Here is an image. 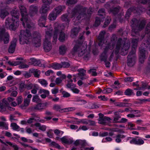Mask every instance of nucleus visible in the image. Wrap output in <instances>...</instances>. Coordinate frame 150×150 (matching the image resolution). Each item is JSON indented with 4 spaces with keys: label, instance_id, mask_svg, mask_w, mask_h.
Segmentation results:
<instances>
[{
    "label": "nucleus",
    "instance_id": "obj_32",
    "mask_svg": "<svg viewBox=\"0 0 150 150\" xmlns=\"http://www.w3.org/2000/svg\"><path fill=\"white\" fill-rule=\"evenodd\" d=\"M52 67L54 69H59L62 68V64L58 63H54L52 64Z\"/></svg>",
    "mask_w": 150,
    "mask_h": 150
},
{
    "label": "nucleus",
    "instance_id": "obj_25",
    "mask_svg": "<svg viewBox=\"0 0 150 150\" xmlns=\"http://www.w3.org/2000/svg\"><path fill=\"white\" fill-rule=\"evenodd\" d=\"M16 45V43L14 41L11 42L8 49V52L9 53H13L14 52Z\"/></svg>",
    "mask_w": 150,
    "mask_h": 150
},
{
    "label": "nucleus",
    "instance_id": "obj_62",
    "mask_svg": "<svg viewBox=\"0 0 150 150\" xmlns=\"http://www.w3.org/2000/svg\"><path fill=\"white\" fill-rule=\"evenodd\" d=\"M80 49V45H79L78 44H76L73 48V50L75 52H77Z\"/></svg>",
    "mask_w": 150,
    "mask_h": 150
},
{
    "label": "nucleus",
    "instance_id": "obj_12",
    "mask_svg": "<svg viewBox=\"0 0 150 150\" xmlns=\"http://www.w3.org/2000/svg\"><path fill=\"white\" fill-rule=\"evenodd\" d=\"M32 42L34 46L36 47H39L41 45V38L40 35L37 32L34 33L32 38Z\"/></svg>",
    "mask_w": 150,
    "mask_h": 150
},
{
    "label": "nucleus",
    "instance_id": "obj_11",
    "mask_svg": "<svg viewBox=\"0 0 150 150\" xmlns=\"http://www.w3.org/2000/svg\"><path fill=\"white\" fill-rule=\"evenodd\" d=\"M48 105V103L39 102L33 106L31 107L30 108L31 110L34 111L35 110H38L40 112H42L45 109Z\"/></svg>",
    "mask_w": 150,
    "mask_h": 150
},
{
    "label": "nucleus",
    "instance_id": "obj_34",
    "mask_svg": "<svg viewBox=\"0 0 150 150\" xmlns=\"http://www.w3.org/2000/svg\"><path fill=\"white\" fill-rule=\"evenodd\" d=\"M124 93L125 95L127 96H130L132 95H135L133 90L129 88H127L125 90Z\"/></svg>",
    "mask_w": 150,
    "mask_h": 150
},
{
    "label": "nucleus",
    "instance_id": "obj_44",
    "mask_svg": "<svg viewBox=\"0 0 150 150\" xmlns=\"http://www.w3.org/2000/svg\"><path fill=\"white\" fill-rule=\"evenodd\" d=\"M111 120V118L108 117L104 116L103 118L102 119V120L100 122V124L104 125L106 123V121H110Z\"/></svg>",
    "mask_w": 150,
    "mask_h": 150
},
{
    "label": "nucleus",
    "instance_id": "obj_15",
    "mask_svg": "<svg viewBox=\"0 0 150 150\" xmlns=\"http://www.w3.org/2000/svg\"><path fill=\"white\" fill-rule=\"evenodd\" d=\"M43 48L46 52H49L52 48V44L50 42L45 38L43 42Z\"/></svg>",
    "mask_w": 150,
    "mask_h": 150
},
{
    "label": "nucleus",
    "instance_id": "obj_23",
    "mask_svg": "<svg viewBox=\"0 0 150 150\" xmlns=\"http://www.w3.org/2000/svg\"><path fill=\"white\" fill-rule=\"evenodd\" d=\"M9 14L7 9L6 8L1 9L0 11V17L2 18H4Z\"/></svg>",
    "mask_w": 150,
    "mask_h": 150
},
{
    "label": "nucleus",
    "instance_id": "obj_54",
    "mask_svg": "<svg viewBox=\"0 0 150 150\" xmlns=\"http://www.w3.org/2000/svg\"><path fill=\"white\" fill-rule=\"evenodd\" d=\"M136 1L138 3H140L144 5L147 3H150V0H137Z\"/></svg>",
    "mask_w": 150,
    "mask_h": 150
},
{
    "label": "nucleus",
    "instance_id": "obj_17",
    "mask_svg": "<svg viewBox=\"0 0 150 150\" xmlns=\"http://www.w3.org/2000/svg\"><path fill=\"white\" fill-rule=\"evenodd\" d=\"M136 52L133 50H131L127 56V63H132L134 61L135 59V54Z\"/></svg>",
    "mask_w": 150,
    "mask_h": 150
},
{
    "label": "nucleus",
    "instance_id": "obj_19",
    "mask_svg": "<svg viewBox=\"0 0 150 150\" xmlns=\"http://www.w3.org/2000/svg\"><path fill=\"white\" fill-rule=\"evenodd\" d=\"M47 14L42 15L38 21V25L40 27H46L45 23L46 20Z\"/></svg>",
    "mask_w": 150,
    "mask_h": 150
},
{
    "label": "nucleus",
    "instance_id": "obj_64",
    "mask_svg": "<svg viewBox=\"0 0 150 150\" xmlns=\"http://www.w3.org/2000/svg\"><path fill=\"white\" fill-rule=\"evenodd\" d=\"M128 128L130 130H135V128H133L135 126V125L129 122L128 123Z\"/></svg>",
    "mask_w": 150,
    "mask_h": 150
},
{
    "label": "nucleus",
    "instance_id": "obj_21",
    "mask_svg": "<svg viewBox=\"0 0 150 150\" xmlns=\"http://www.w3.org/2000/svg\"><path fill=\"white\" fill-rule=\"evenodd\" d=\"M65 8V6L64 5L59 6L55 8L53 11L58 15Z\"/></svg>",
    "mask_w": 150,
    "mask_h": 150
},
{
    "label": "nucleus",
    "instance_id": "obj_59",
    "mask_svg": "<svg viewBox=\"0 0 150 150\" xmlns=\"http://www.w3.org/2000/svg\"><path fill=\"white\" fill-rule=\"evenodd\" d=\"M112 89L110 88H107L105 89H104L103 90V93H110L112 92Z\"/></svg>",
    "mask_w": 150,
    "mask_h": 150
},
{
    "label": "nucleus",
    "instance_id": "obj_35",
    "mask_svg": "<svg viewBox=\"0 0 150 150\" xmlns=\"http://www.w3.org/2000/svg\"><path fill=\"white\" fill-rule=\"evenodd\" d=\"M62 21L66 22L67 24H69L70 21L69 19L68 18V15L67 14H64L62 16Z\"/></svg>",
    "mask_w": 150,
    "mask_h": 150
},
{
    "label": "nucleus",
    "instance_id": "obj_48",
    "mask_svg": "<svg viewBox=\"0 0 150 150\" xmlns=\"http://www.w3.org/2000/svg\"><path fill=\"white\" fill-rule=\"evenodd\" d=\"M6 143L11 147H13L14 150H18L19 147L16 144H13L12 143L10 142H7Z\"/></svg>",
    "mask_w": 150,
    "mask_h": 150
},
{
    "label": "nucleus",
    "instance_id": "obj_5",
    "mask_svg": "<svg viewBox=\"0 0 150 150\" xmlns=\"http://www.w3.org/2000/svg\"><path fill=\"white\" fill-rule=\"evenodd\" d=\"M19 8L22 16V18H21V21L22 22V25L24 27L25 25V23H26V27L28 28H31V26L28 23V14L27 13V10L25 7L23 5L20 6Z\"/></svg>",
    "mask_w": 150,
    "mask_h": 150
},
{
    "label": "nucleus",
    "instance_id": "obj_60",
    "mask_svg": "<svg viewBox=\"0 0 150 150\" xmlns=\"http://www.w3.org/2000/svg\"><path fill=\"white\" fill-rule=\"evenodd\" d=\"M76 87V85L73 83H68L66 85V87L67 88H74Z\"/></svg>",
    "mask_w": 150,
    "mask_h": 150
},
{
    "label": "nucleus",
    "instance_id": "obj_38",
    "mask_svg": "<svg viewBox=\"0 0 150 150\" xmlns=\"http://www.w3.org/2000/svg\"><path fill=\"white\" fill-rule=\"evenodd\" d=\"M79 32V28L77 27H75L72 29L71 34L73 36H76L78 35Z\"/></svg>",
    "mask_w": 150,
    "mask_h": 150
},
{
    "label": "nucleus",
    "instance_id": "obj_42",
    "mask_svg": "<svg viewBox=\"0 0 150 150\" xmlns=\"http://www.w3.org/2000/svg\"><path fill=\"white\" fill-rule=\"evenodd\" d=\"M131 104L124 102H120L118 103L116 106H117L122 107H129L131 106Z\"/></svg>",
    "mask_w": 150,
    "mask_h": 150
},
{
    "label": "nucleus",
    "instance_id": "obj_2",
    "mask_svg": "<svg viewBox=\"0 0 150 150\" xmlns=\"http://www.w3.org/2000/svg\"><path fill=\"white\" fill-rule=\"evenodd\" d=\"M11 18H7L5 21V24L6 26H8L10 30L15 31L19 25L20 15L18 11L13 10L11 11Z\"/></svg>",
    "mask_w": 150,
    "mask_h": 150
},
{
    "label": "nucleus",
    "instance_id": "obj_29",
    "mask_svg": "<svg viewBox=\"0 0 150 150\" xmlns=\"http://www.w3.org/2000/svg\"><path fill=\"white\" fill-rule=\"evenodd\" d=\"M67 48L64 45H61L59 47V54L61 55L64 54L67 51Z\"/></svg>",
    "mask_w": 150,
    "mask_h": 150
},
{
    "label": "nucleus",
    "instance_id": "obj_26",
    "mask_svg": "<svg viewBox=\"0 0 150 150\" xmlns=\"http://www.w3.org/2000/svg\"><path fill=\"white\" fill-rule=\"evenodd\" d=\"M60 139L62 143L67 144H72L74 142L72 139H68L66 138L65 136H64L61 138Z\"/></svg>",
    "mask_w": 150,
    "mask_h": 150
},
{
    "label": "nucleus",
    "instance_id": "obj_16",
    "mask_svg": "<svg viewBox=\"0 0 150 150\" xmlns=\"http://www.w3.org/2000/svg\"><path fill=\"white\" fill-rule=\"evenodd\" d=\"M38 11V7L34 5L30 6L29 8V14L32 17L37 14Z\"/></svg>",
    "mask_w": 150,
    "mask_h": 150
},
{
    "label": "nucleus",
    "instance_id": "obj_31",
    "mask_svg": "<svg viewBox=\"0 0 150 150\" xmlns=\"http://www.w3.org/2000/svg\"><path fill=\"white\" fill-rule=\"evenodd\" d=\"M58 15L54 11L52 12L48 16V18L51 21L55 20Z\"/></svg>",
    "mask_w": 150,
    "mask_h": 150
},
{
    "label": "nucleus",
    "instance_id": "obj_51",
    "mask_svg": "<svg viewBox=\"0 0 150 150\" xmlns=\"http://www.w3.org/2000/svg\"><path fill=\"white\" fill-rule=\"evenodd\" d=\"M100 18L98 17H96L94 25L96 27H98L100 25Z\"/></svg>",
    "mask_w": 150,
    "mask_h": 150
},
{
    "label": "nucleus",
    "instance_id": "obj_52",
    "mask_svg": "<svg viewBox=\"0 0 150 150\" xmlns=\"http://www.w3.org/2000/svg\"><path fill=\"white\" fill-rule=\"evenodd\" d=\"M39 93L41 94L42 93H44V94H46L47 96H49L50 94V92L48 90H46L45 89H40Z\"/></svg>",
    "mask_w": 150,
    "mask_h": 150
},
{
    "label": "nucleus",
    "instance_id": "obj_4",
    "mask_svg": "<svg viewBox=\"0 0 150 150\" xmlns=\"http://www.w3.org/2000/svg\"><path fill=\"white\" fill-rule=\"evenodd\" d=\"M141 47L139 48V62L141 64H143L146 59L145 54L146 52V49L150 50V41L147 40L146 41L141 45Z\"/></svg>",
    "mask_w": 150,
    "mask_h": 150
},
{
    "label": "nucleus",
    "instance_id": "obj_18",
    "mask_svg": "<svg viewBox=\"0 0 150 150\" xmlns=\"http://www.w3.org/2000/svg\"><path fill=\"white\" fill-rule=\"evenodd\" d=\"M140 35L138 37L136 36H132L133 37H137L136 38H133L132 40V46L131 50H133L136 52V49L139 40V37Z\"/></svg>",
    "mask_w": 150,
    "mask_h": 150
},
{
    "label": "nucleus",
    "instance_id": "obj_50",
    "mask_svg": "<svg viewBox=\"0 0 150 150\" xmlns=\"http://www.w3.org/2000/svg\"><path fill=\"white\" fill-rule=\"evenodd\" d=\"M26 84L23 83H21L20 84L19 90L21 92H23L25 89H26Z\"/></svg>",
    "mask_w": 150,
    "mask_h": 150
},
{
    "label": "nucleus",
    "instance_id": "obj_39",
    "mask_svg": "<svg viewBox=\"0 0 150 150\" xmlns=\"http://www.w3.org/2000/svg\"><path fill=\"white\" fill-rule=\"evenodd\" d=\"M77 71L79 72L78 74L79 76H84L85 75L86 71L85 70L81 68L78 69Z\"/></svg>",
    "mask_w": 150,
    "mask_h": 150
},
{
    "label": "nucleus",
    "instance_id": "obj_55",
    "mask_svg": "<svg viewBox=\"0 0 150 150\" xmlns=\"http://www.w3.org/2000/svg\"><path fill=\"white\" fill-rule=\"evenodd\" d=\"M62 95L63 96L62 97L63 98H67L71 96V94L65 91L62 92Z\"/></svg>",
    "mask_w": 150,
    "mask_h": 150
},
{
    "label": "nucleus",
    "instance_id": "obj_40",
    "mask_svg": "<svg viewBox=\"0 0 150 150\" xmlns=\"http://www.w3.org/2000/svg\"><path fill=\"white\" fill-rule=\"evenodd\" d=\"M32 101L38 103L40 102L41 100L40 98L38 95H35L33 96L32 99Z\"/></svg>",
    "mask_w": 150,
    "mask_h": 150
},
{
    "label": "nucleus",
    "instance_id": "obj_45",
    "mask_svg": "<svg viewBox=\"0 0 150 150\" xmlns=\"http://www.w3.org/2000/svg\"><path fill=\"white\" fill-rule=\"evenodd\" d=\"M50 146H54L56 148L60 149H61L60 146L57 143L54 142L52 141L50 144Z\"/></svg>",
    "mask_w": 150,
    "mask_h": 150
},
{
    "label": "nucleus",
    "instance_id": "obj_63",
    "mask_svg": "<svg viewBox=\"0 0 150 150\" xmlns=\"http://www.w3.org/2000/svg\"><path fill=\"white\" fill-rule=\"evenodd\" d=\"M30 99L26 98L24 100V106H28L29 104Z\"/></svg>",
    "mask_w": 150,
    "mask_h": 150
},
{
    "label": "nucleus",
    "instance_id": "obj_14",
    "mask_svg": "<svg viewBox=\"0 0 150 150\" xmlns=\"http://www.w3.org/2000/svg\"><path fill=\"white\" fill-rule=\"evenodd\" d=\"M105 30L101 31L99 34V35L97 38L98 40L99 41L98 45L99 46L102 45L105 40L104 36L105 34Z\"/></svg>",
    "mask_w": 150,
    "mask_h": 150
},
{
    "label": "nucleus",
    "instance_id": "obj_22",
    "mask_svg": "<svg viewBox=\"0 0 150 150\" xmlns=\"http://www.w3.org/2000/svg\"><path fill=\"white\" fill-rule=\"evenodd\" d=\"M120 7L118 6L113 8H110L109 10V13H112L114 15H116L119 12Z\"/></svg>",
    "mask_w": 150,
    "mask_h": 150
},
{
    "label": "nucleus",
    "instance_id": "obj_57",
    "mask_svg": "<svg viewBox=\"0 0 150 150\" xmlns=\"http://www.w3.org/2000/svg\"><path fill=\"white\" fill-rule=\"evenodd\" d=\"M75 109L74 107H69L64 108L63 112L72 111Z\"/></svg>",
    "mask_w": 150,
    "mask_h": 150
},
{
    "label": "nucleus",
    "instance_id": "obj_37",
    "mask_svg": "<svg viewBox=\"0 0 150 150\" xmlns=\"http://www.w3.org/2000/svg\"><path fill=\"white\" fill-rule=\"evenodd\" d=\"M100 59L101 61H104L105 62L107 59L108 56L107 54H104L102 53L100 55Z\"/></svg>",
    "mask_w": 150,
    "mask_h": 150
},
{
    "label": "nucleus",
    "instance_id": "obj_24",
    "mask_svg": "<svg viewBox=\"0 0 150 150\" xmlns=\"http://www.w3.org/2000/svg\"><path fill=\"white\" fill-rule=\"evenodd\" d=\"M61 105L58 104H54L53 105V109L56 111H58L60 113L63 112L64 108H62Z\"/></svg>",
    "mask_w": 150,
    "mask_h": 150
},
{
    "label": "nucleus",
    "instance_id": "obj_56",
    "mask_svg": "<svg viewBox=\"0 0 150 150\" xmlns=\"http://www.w3.org/2000/svg\"><path fill=\"white\" fill-rule=\"evenodd\" d=\"M62 66V67L64 68H68L70 66V64L67 62H63L61 63Z\"/></svg>",
    "mask_w": 150,
    "mask_h": 150
},
{
    "label": "nucleus",
    "instance_id": "obj_58",
    "mask_svg": "<svg viewBox=\"0 0 150 150\" xmlns=\"http://www.w3.org/2000/svg\"><path fill=\"white\" fill-rule=\"evenodd\" d=\"M121 118V116H115L113 118V122L114 123H119V121L120 120V119Z\"/></svg>",
    "mask_w": 150,
    "mask_h": 150
},
{
    "label": "nucleus",
    "instance_id": "obj_7",
    "mask_svg": "<svg viewBox=\"0 0 150 150\" xmlns=\"http://www.w3.org/2000/svg\"><path fill=\"white\" fill-rule=\"evenodd\" d=\"M32 36L29 29H26L25 30L21 31L19 36L20 43L21 44H24L26 42V40L29 41V40L31 39Z\"/></svg>",
    "mask_w": 150,
    "mask_h": 150
},
{
    "label": "nucleus",
    "instance_id": "obj_6",
    "mask_svg": "<svg viewBox=\"0 0 150 150\" xmlns=\"http://www.w3.org/2000/svg\"><path fill=\"white\" fill-rule=\"evenodd\" d=\"M145 10V8L143 6L138 5L137 7L133 6L130 8L127 11L125 15V18L128 19L130 16L132 12L138 15H140Z\"/></svg>",
    "mask_w": 150,
    "mask_h": 150
},
{
    "label": "nucleus",
    "instance_id": "obj_13",
    "mask_svg": "<svg viewBox=\"0 0 150 150\" xmlns=\"http://www.w3.org/2000/svg\"><path fill=\"white\" fill-rule=\"evenodd\" d=\"M130 138H132L129 142L130 144L140 145L144 143V141L138 136H136L134 138L130 137Z\"/></svg>",
    "mask_w": 150,
    "mask_h": 150
},
{
    "label": "nucleus",
    "instance_id": "obj_1",
    "mask_svg": "<svg viewBox=\"0 0 150 150\" xmlns=\"http://www.w3.org/2000/svg\"><path fill=\"white\" fill-rule=\"evenodd\" d=\"M93 12L91 7H89L87 9L86 7L78 5L76 6L72 10L71 13V18L75 17L78 13L79 14L76 17V20L79 21L81 18L84 17V19L86 21L88 22L90 20Z\"/></svg>",
    "mask_w": 150,
    "mask_h": 150
},
{
    "label": "nucleus",
    "instance_id": "obj_8",
    "mask_svg": "<svg viewBox=\"0 0 150 150\" xmlns=\"http://www.w3.org/2000/svg\"><path fill=\"white\" fill-rule=\"evenodd\" d=\"M52 0H42L43 3L40 10V13L42 14H46V13L49 9V5L52 3Z\"/></svg>",
    "mask_w": 150,
    "mask_h": 150
},
{
    "label": "nucleus",
    "instance_id": "obj_33",
    "mask_svg": "<svg viewBox=\"0 0 150 150\" xmlns=\"http://www.w3.org/2000/svg\"><path fill=\"white\" fill-rule=\"evenodd\" d=\"M125 137L124 135L118 134L116 136L115 141L117 143H119L121 141V139H124Z\"/></svg>",
    "mask_w": 150,
    "mask_h": 150
},
{
    "label": "nucleus",
    "instance_id": "obj_46",
    "mask_svg": "<svg viewBox=\"0 0 150 150\" xmlns=\"http://www.w3.org/2000/svg\"><path fill=\"white\" fill-rule=\"evenodd\" d=\"M111 20V18L110 17H108L105 19L103 27L105 28L110 23Z\"/></svg>",
    "mask_w": 150,
    "mask_h": 150
},
{
    "label": "nucleus",
    "instance_id": "obj_53",
    "mask_svg": "<svg viewBox=\"0 0 150 150\" xmlns=\"http://www.w3.org/2000/svg\"><path fill=\"white\" fill-rule=\"evenodd\" d=\"M130 47L128 43L124 42L123 45V48L124 49L125 51H127Z\"/></svg>",
    "mask_w": 150,
    "mask_h": 150
},
{
    "label": "nucleus",
    "instance_id": "obj_61",
    "mask_svg": "<svg viewBox=\"0 0 150 150\" xmlns=\"http://www.w3.org/2000/svg\"><path fill=\"white\" fill-rule=\"evenodd\" d=\"M39 82L42 85L45 86H46L48 85L47 81L44 79H42Z\"/></svg>",
    "mask_w": 150,
    "mask_h": 150
},
{
    "label": "nucleus",
    "instance_id": "obj_41",
    "mask_svg": "<svg viewBox=\"0 0 150 150\" xmlns=\"http://www.w3.org/2000/svg\"><path fill=\"white\" fill-rule=\"evenodd\" d=\"M88 73L91 74L93 76H95L97 75V73L96 72V70L94 68L91 69L88 71Z\"/></svg>",
    "mask_w": 150,
    "mask_h": 150
},
{
    "label": "nucleus",
    "instance_id": "obj_10",
    "mask_svg": "<svg viewBox=\"0 0 150 150\" xmlns=\"http://www.w3.org/2000/svg\"><path fill=\"white\" fill-rule=\"evenodd\" d=\"M0 39L2 40L5 44L8 43L9 39V34L6 32V30L4 28H2L0 30Z\"/></svg>",
    "mask_w": 150,
    "mask_h": 150
},
{
    "label": "nucleus",
    "instance_id": "obj_28",
    "mask_svg": "<svg viewBox=\"0 0 150 150\" xmlns=\"http://www.w3.org/2000/svg\"><path fill=\"white\" fill-rule=\"evenodd\" d=\"M145 35L148 37L149 39L150 38V22L148 23L145 29Z\"/></svg>",
    "mask_w": 150,
    "mask_h": 150
},
{
    "label": "nucleus",
    "instance_id": "obj_9",
    "mask_svg": "<svg viewBox=\"0 0 150 150\" xmlns=\"http://www.w3.org/2000/svg\"><path fill=\"white\" fill-rule=\"evenodd\" d=\"M9 104L8 101L4 98L0 101V111H4L6 110L7 108L10 110L13 111L14 108L9 106Z\"/></svg>",
    "mask_w": 150,
    "mask_h": 150
},
{
    "label": "nucleus",
    "instance_id": "obj_30",
    "mask_svg": "<svg viewBox=\"0 0 150 150\" xmlns=\"http://www.w3.org/2000/svg\"><path fill=\"white\" fill-rule=\"evenodd\" d=\"M34 125L37 127H38L39 129L42 131H45L46 130V126L44 125H41L40 123L36 122L35 124Z\"/></svg>",
    "mask_w": 150,
    "mask_h": 150
},
{
    "label": "nucleus",
    "instance_id": "obj_3",
    "mask_svg": "<svg viewBox=\"0 0 150 150\" xmlns=\"http://www.w3.org/2000/svg\"><path fill=\"white\" fill-rule=\"evenodd\" d=\"M140 21L136 18L132 19L131 22V26L132 28L131 35L132 36H139V31L142 30L144 28L146 23L144 21H142L140 23Z\"/></svg>",
    "mask_w": 150,
    "mask_h": 150
},
{
    "label": "nucleus",
    "instance_id": "obj_49",
    "mask_svg": "<svg viewBox=\"0 0 150 150\" xmlns=\"http://www.w3.org/2000/svg\"><path fill=\"white\" fill-rule=\"evenodd\" d=\"M105 9L104 8H101L98 11V15L104 17L103 16L104 15H105Z\"/></svg>",
    "mask_w": 150,
    "mask_h": 150
},
{
    "label": "nucleus",
    "instance_id": "obj_43",
    "mask_svg": "<svg viewBox=\"0 0 150 150\" xmlns=\"http://www.w3.org/2000/svg\"><path fill=\"white\" fill-rule=\"evenodd\" d=\"M77 2V0H67L66 2L67 5L70 6L72 5L75 4Z\"/></svg>",
    "mask_w": 150,
    "mask_h": 150
},
{
    "label": "nucleus",
    "instance_id": "obj_36",
    "mask_svg": "<svg viewBox=\"0 0 150 150\" xmlns=\"http://www.w3.org/2000/svg\"><path fill=\"white\" fill-rule=\"evenodd\" d=\"M11 127H12V129L14 130L18 131H20L19 129L20 127L15 122H13L11 124Z\"/></svg>",
    "mask_w": 150,
    "mask_h": 150
},
{
    "label": "nucleus",
    "instance_id": "obj_20",
    "mask_svg": "<svg viewBox=\"0 0 150 150\" xmlns=\"http://www.w3.org/2000/svg\"><path fill=\"white\" fill-rule=\"evenodd\" d=\"M30 73L33 74L34 77L38 78L40 77V71L38 69H35L33 68L30 69L29 70Z\"/></svg>",
    "mask_w": 150,
    "mask_h": 150
},
{
    "label": "nucleus",
    "instance_id": "obj_27",
    "mask_svg": "<svg viewBox=\"0 0 150 150\" xmlns=\"http://www.w3.org/2000/svg\"><path fill=\"white\" fill-rule=\"evenodd\" d=\"M67 36L63 32L61 31L59 33L58 40L60 42H63L65 41Z\"/></svg>",
    "mask_w": 150,
    "mask_h": 150
},
{
    "label": "nucleus",
    "instance_id": "obj_47",
    "mask_svg": "<svg viewBox=\"0 0 150 150\" xmlns=\"http://www.w3.org/2000/svg\"><path fill=\"white\" fill-rule=\"evenodd\" d=\"M0 127H3L5 130H8V125L2 121H0Z\"/></svg>",
    "mask_w": 150,
    "mask_h": 150
}]
</instances>
